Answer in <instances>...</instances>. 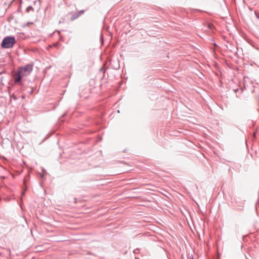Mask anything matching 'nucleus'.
<instances>
[{"mask_svg":"<svg viewBox=\"0 0 259 259\" xmlns=\"http://www.w3.org/2000/svg\"><path fill=\"white\" fill-rule=\"evenodd\" d=\"M32 70V66L31 65L19 68L17 72L14 75L15 82H20L21 78L29 75Z\"/></svg>","mask_w":259,"mask_h":259,"instance_id":"1","label":"nucleus"},{"mask_svg":"<svg viewBox=\"0 0 259 259\" xmlns=\"http://www.w3.org/2000/svg\"><path fill=\"white\" fill-rule=\"evenodd\" d=\"M15 43V39L13 37H7L5 38L2 43V47L3 48H10L13 46Z\"/></svg>","mask_w":259,"mask_h":259,"instance_id":"2","label":"nucleus"},{"mask_svg":"<svg viewBox=\"0 0 259 259\" xmlns=\"http://www.w3.org/2000/svg\"><path fill=\"white\" fill-rule=\"evenodd\" d=\"M212 26H213V25H212V24H209L208 25V28H210V29H211Z\"/></svg>","mask_w":259,"mask_h":259,"instance_id":"3","label":"nucleus"}]
</instances>
